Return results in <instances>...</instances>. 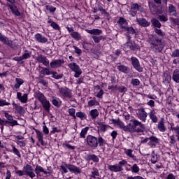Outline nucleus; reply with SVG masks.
Listing matches in <instances>:
<instances>
[{"mask_svg": "<svg viewBox=\"0 0 179 179\" xmlns=\"http://www.w3.org/2000/svg\"><path fill=\"white\" fill-rule=\"evenodd\" d=\"M148 145L150 148H155L156 146H159V145H160V139L157 138V137L155 136H152L150 137Z\"/></svg>", "mask_w": 179, "mask_h": 179, "instance_id": "2eb2a0df", "label": "nucleus"}, {"mask_svg": "<svg viewBox=\"0 0 179 179\" xmlns=\"http://www.w3.org/2000/svg\"><path fill=\"white\" fill-rule=\"evenodd\" d=\"M50 75L52 76V78H53V79H62V78L64 77V74H58V73H57V71H51Z\"/></svg>", "mask_w": 179, "mask_h": 179, "instance_id": "09e8293b", "label": "nucleus"}, {"mask_svg": "<svg viewBox=\"0 0 179 179\" xmlns=\"http://www.w3.org/2000/svg\"><path fill=\"white\" fill-rule=\"evenodd\" d=\"M171 57L173 58H179V49H176L172 52Z\"/></svg>", "mask_w": 179, "mask_h": 179, "instance_id": "bf43d9fd", "label": "nucleus"}, {"mask_svg": "<svg viewBox=\"0 0 179 179\" xmlns=\"http://www.w3.org/2000/svg\"><path fill=\"white\" fill-rule=\"evenodd\" d=\"M36 61L39 64H43L44 66H50V60L47 57L43 56V55H39L36 57Z\"/></svg>", "mask_w": 179, "mask_h": 179, "instance_id": "a211bd4d", "label": "nucleus"}, {"mask_svg": "<svg viewBox=\"0 0 179 179\" xmlns=\"http://www.w3.org/2000/svg\"><path fill=\"white\" fill-rule=\"evenodd\" d=\"M35 132L38 141L41 143V146H45L47 143L44 142V134L43 132L40 131L38 129H35Z\"/></svg>", "mask_w": 179, "mask_h": 179, "instance_id": "412c9836", "label": "nucleus"}, {"mask_svg": "<svg viewBox=\"0 0 179 179\" xmlns=\"http://www.w3.org/2000/svg\"><path fill=\"white\" fill-rule=\"evenodd\" d=\"M48 23L50 24L51 27L54 29L55 30H59L61 28L59 27V25L57 24L55 22H54L52 19H48Z\"/></svg>", "mask_w": 179, "mask_h": 179, "instance_id": "ea45409f", "label": "nucleus"}, {"mask_svg": "<svg viewBox=\"0 0 179 179\" xmlns=\"http://www.w3.org/2000/svg\"><path fill=\"white\" fill-rule=\"evenodd\" d=\"M98 10L101 13L102 15H106V16H108L110 13L106 10V9L103 8V6L101 5L98 4L97 5Z\"/></svg>", "mask_w": 179, "mask_h": 179, "instance_id": "8fccbe9b", "label": "nucleus"}, {"mask_svg": "<svg viewBox=\"0 0 179 179\" xmlns=\"http://www.w3.org/2000/svg\"><path fill=\"white\" fill-rule=\"evenodd\" d=\"M60 169L64 174L68 173V170H69L70 173H73V174H80V173H82V169L80 168L70 164H65V166L62 165L60 166Z\"/></svg>", "mask_w": 179, "mask_h": 179, "instance_id": "20e7f679", "label": "nucleus"}, {"mask_svg": "<svg viewBox=\"0 0 179 179\" xmlns=\"http://www.w3.org/2000/svg\"><path fill=\"white\" fill-rule=\"evenodd\" d=\"M76 116H77L78 118H80L82 121H83V120H87V115L83 112H77Z\"/></svg>", "mask_w": 179, "mask_h": 179, "instance_id": "a18cd8bd", "label": "nucleus"}, {"mask_svg": "<svg viewBox=\"0 0 179 179\" xmlns=\"http://www.w3.org/2000/svg\"><path fill=\"white\" fill-rule=\"evenodd\" d=\"M117 127L124 131V132H128V124L125 126L124 122H121L120 120H117L116 122Z\"/></svg>", "mask_w": 179, "mask_h": 179, "instance_id": "4c0bfd02", "label": "nucleus"}, {"mask_svg": "<svg viewBox=\"0 0 179 179\" xmlns=\"http://www.w3.org/2000/svg\"><path fill=\"white\" fill-rule=\"evenodd\" d=\"M69 68L75 72V78H79L82 75V69L79 67V65L76 64L75 62H71L69 64Z\"/></svg>", "mask_w": 179, "mask_h": 179, "instance_id": "1a4fd4ad", "label": "nucleus"}, {"mask_svg": "<svg viewBox=\"0 0 179 179\" xmlns=\"http://www.w3.org/2000/svg\"><path fill=\"white\" fill-rule=\"evenodd\" d=\"M74 51L76 54H78V55H82V50H80L79 48H78L76 45L73 46Z\"/></svg>", "mask_w": 179, "mask_h": 179, "instance_id": "338daca9", "label": "nucleus"}, {"mask_svg": "<svg viewBox=\"0 0 179 179\" xmlns=\"http://www.w3.org/2000/svg\"><path fill=\"white\" fill-rule=\"evenodd\" d=\"M148 43L150 44L151 50L156 54L162 52L164 48V45L162 39L159 38L156 35H150L148 36Z\"/></svg>", "mask_w": 179, "mask_h": 179, "instance_id": "f03ea898", "label": "nucleus"}, {"mask_svg": "<svg viewBox=\"0 0 179 179\" xmlns=\"http://www.w3.org/2000/svg\"><path fill=\"white\" fill-rule=\"evenodd\" d=\"M131 61L132 66L134 68V69H136V71H137V72H143V68L141 66V63H139V60L138 59V58L135 57H131Z\"/></svg>", "mask_w": 179, "mask_h": 179, "instance_id": "9b49d317", "label": "nucleus"}, {"mask_svg": "<svg viewBox=\"0 0 179 179\" xmlns=\"http://www.w3.org/2000/svg\"><path fill=\"white\" fill-rule=\"evenodd\" d=\"M70 36L72 37V38H74L76 41H79L82 38V36H80V34L78 31L71 32L70 34Z\"/></svg>", "mask_w": 179, "mask_h": 179, "instance_id": "37998d69", "label": "nucleus"}, {"mask_svg": "<svg viewBox=\"0 0 179 179\" xmlns=\"http://www.w3.org/2000/svg\"><path fill=\"white\" fill-rule=\"evenodd\" d=\"M41 103L45 111H46V113H50V108H51V103H50V101L45 99L44 101H42V102Z\"/></svg>", "mask_w": 179, "mask_h": 179, "instance_id": "c756f323", "label": "nucleus"}, {"mask_svg": "<svg viewBox=\"0 0 179 179\" xmlns=\"http://www.w3.org/2000/svg\"><path fill=\"white\" fill-rule=\"evenodd\" d=\"M130 170L133 173H139V166L136 164H133V166L130 168Z\"/></svg>", "mask_w": 179, "mask_h": 179, "instance_id": "5fc2aeb1", "label": "nucleus"}, {"mask_svg": "<svg viewBox=\"0 0 179 179\" xmlns=\"http://www.w3.org/2000/svg\"><path fill=\"white\" fill-rule=\"evenodd\" d=\"M154 31L161 38H163L166 36V33L162 31V29H159L157 28L154 29Z\"/></svg>", "mask_w": 179, "mask_h": 179, "instance_id": "de8ad7c7", "label": "nucleus"}, {"mask_svg": "<svg viewBox=\"0 0 179 179\" xmlns=\"http://www.w3.org/2000/svg\"><path fill=\"white\" fill-rule=\"evenodd\" d=\"M13 153H14V155L17 156V157H19V159H20L22 157V155H20V152L15 146H13Z\"/></svg>", "mask_w": 179, "mask_h": 179, "instance_id": "4d7b16f0", "label": "nucleus"}, {"mask_svg": "<svg viewBox=\"0 0 179 179\" xmlns=\"http://www.w3.org/2000/svg\"><path fill=\"white\" fill-rule=\"evenodd\" d=\"M117 65V69L119 72H122V73L125 74H128L131 72V69L129 66L122 64L121 63H118Z\"/></svg>", "mask_w": 179, "mask_h": 179, "instance_id": "aec40b11", "label": "nucleus"}, {"mask_svg": "<svg viewBox=\"0 0 179 179\" xmlns=\"http://www.w3.org/2000/svg\"><path fill=\"white\" fill-rule=\"evenodd\" d=\"M36 97V99H38V100L41 103L43 101H45V99H47L45 98V96H44V94L41 93V92L40 91H36L35 93Z\"/></svg>", "mask_w": 179, "mask_h": 179, "instance_id": "c9c22d12", "label": "nucleus"}, {"mask_svg": "<svg viewBox=\"0 0 179 179\" xmlns=\"http://www.w3.org/2000/svg\"><path fill=\"white\" fill-rule=\"evenodd\" d=\"M87 160H92V162H94V163H99L100 159H99V157H97V155L94 154H90L87 155Z\"/></svg>", "mask_w": 179, "mask_h": 179, "instance_id": "2f4dec72", "label": "nucleus"}, {"mask_svg": "<svg viewBox=\"0 0 179 179\" xmlns=\"http://www.w3.org/2000/svg\"><path fill=\"white\" fill-rule=\"evenodd\" d=\"M44 75H51V71L48 68H42V70L39 73V78H44Z\"/></svg>", "mask_w": 179, "mask_h": 179, "instance_id": "473e14b6", "label": "nucleus"}, {"mask_svg": "<svg viewBox=\"0 0 179 179\" xmlns=\"http://www.w3.org/2000/svg\"><path fill=\"white\" fill-rule=\"evenodd\" d=\"M117 24H120V29H122V26H128V21L124 17H120L117 20Z\"/></svg>", "mask_w": 179, "mask_h": 179, "instance_id": "58836bf2", "label": "nucleus"}, {"mask_svg": "<svg viewBox=\"0 0 179 179\" xmlns=\"http://www.w3.org/2000/svg\"><path fill=\"white\" fill-rule=\"evenodd\" d=\"M59 93L62 99H71L72 97V90L66 87L59 88Z\"/></svg>", "mask_w": 179, "mask_h": 179, "instance_id": "6e6552de", "label": "nucleus"}, {"mask_svg": "<svg viewBox=\"0 0 179 179\" xmlns=\"http://www.w3.org/2000/svg\"><path fill=\"white\" fill-rule=\"evenodd\" d=\"M131 85H132V86H139L141 81L138 78H133L131 80Z\"/></svg>", "mask_w": 179, "mask_h": 179, "instance_id": "864d4df0", "label": "nucleus"}, {"mask_svg": "<svg viewBox=\"0 0 179 179\" xmlns=\"http://www.w3.org/2000/svg\"><path fill=\"white\" fill-rule=\"evenodd\" d=\"M16 83L14 85L15 89H20V86L24 83V80L22 78H15Z\"/></svg>", "mask_w": 179, "mask_h": 179, "instance_id": "79ce46f5", "label": "nucleus"}, {"mask_svg": "<svg viewBox=\"0 0 179 179\" xmlns=\"http://www.w3.org/2000/svg\"><path fill=\"white\" fill-rule=\"evenodd\" d=\"M92 178H96V177H99L100 176V173H99V170L94 169V171H92Z\"/></svg>", "mask_w": 179, "mask_h": 179, "instance_id": "69168bd1", "label": "nucleus"}, {"mask_svg": "<svg viewBox=\"0 0 179 179\" xmlns=\"http://www.w3.org/2000/svg\"><path fill=\"white\" fill-rule=\"evenodd\" d=\"M58 100H59L58 99H57L54 97L52 98V103L53 106H55V107H59V106H61L59 104V101H58Z\"/></svg>", "mask_w": 179, "mask_h": 179, "instance_id": "0e129e2a", "label": "nucleus"}, {"mask_svg": "<svg viewBox=\"0 0 179 179\" xmlns=\"http://www.w3.org/2000/svg\"><path fill=\"white\" fill-rule=\"evenodd\" d=\"M29 94H24L22 96V93L21 92H17V99L21 102L23 103L24 104L27 103V97H28Z\"/></svg>", "mask_w": 179, "mask_h": 179, "instance_id": "a878e982", "label": "nucleus"}, {"mask_svg": "<svg viewBox=\"0 0 179 179\" xmlns=\"http://www.w3.org/2000/svg\"><path fill=\"white\" fill-rule=\"evenodd\" d=\"M148 6L150 11L152 15H158L159 13V8H157V6L152 1H148Z\"/></svg>", "mask_w": 179, "mask_h": 179, "instance_id": "6ab92c4d", "label": "nucleus"}, {"mask_svg": "<svg viewBox=\"0 0 179 179\" xmlns=\"http://www.w3.org/2000/svg\"><path fill=\"white\" fill-rule=\"evenodd\" d=\"M82 44L84 50H86L87 51H89V50H90V46L92 45L91 43L84 41Z\"/></svg>", "mask_w": 179, "mask_h": 179, "instance_id": "6e6d98bb", "label": "nucleus"}, {"mask_svg": "<svg viewBox=\"0 0 179 179\" xmlns=\"http://www.w3.org/2000/svg\"><path fill=\"white\" fill-rule=\"evenodd\" d=\"M156 114V111L153 109L151 110L148 113L150 119L154 122V124H156V122L159 121V118L157 117V115Z\"/></svg>", "mask_w": 179, "mask_h": 179, "instance_id": "cd10ccee", "label": "nucleus"}, {"mask_svg": "<svg viewBox=\"0 0 179 179\" xmlns=\"http://www.w3.org/2000/svg\"><path fill=\"white\" fill-rule=\"evenodd\" d=\"M168 13L169 14V16H174L175 17H177L178 16V13L177 12V7H176L173 4H169L168 8Z\"/></svg>", "mask_w": 179, "mask_h": 179, "instance_id": "4be33fe9", "label": "nucleus"}, {"mask_svg": "<svg viewBox=\"0 0 179 179\" xmlns=\"http://www.w3.org/2000/svg\"><path fill=\"white\" fill-rule=\"evenodd\" d=\"M138 118L143 122H146V119L148 118V113L145 110V108L141 107L138 109L137 113Z\"/></svg>", "mask_w": 179, "mask_h": 179, "instance_id": "f8f14e48", "label": "nucleus"}, {"mask_svg": "<svg viewBox=\"0 0 179 179\" xmlns=\"http://www.w3.org/2000/svg\"><path fill=\"white\" fill-rule=\"evenodd\" d=\"M171 22L173 23V24H177V26H179V18H174L173 17H169Z\"/></svg>", "mask_w": 179, "mask_h": 179, "instance_id": "e2e57ef3", "label": "nucleus"}, {"mask_svg": "<svg viewBox=\"0 0 179 179\" xmlns=\"http://www.w3.org/2000/svg\"><path fill=\"white\" fill-rule=\"evenodd\" d=\"M123 50L126 52H128V51H138V50H141V47L135 43V42L132 43V41H127L123 45Z\"/></svg>", "mask_w": 179, "mask_h": 179, "instance_id": "423d86ee", "label": "nucleus"}, {"mask_svg": "<svg viewBox=\"0 0 179 179\" xmlns=\"http://www.w3.org/2000/svg\"><path fill=\"white\" fill-rule=\"evenodd\" d=\"M146 130V125L136 119L130 120L127 124V132L130 134H143Z\"/></svg>", "mask_w": 179, "mask_h": 179, "instance_id": "f257e3e1", "label": "nucleus"}, {"mask_svg": "<svg viewBox=\"0 0 179 179\" xmlns=\"http://www.w3.org/2000/svg\"><path fill=\"white\" fill-rule=\"evenodd\" d=\"M142 9V6L138 4V3H133L131 6V16H135L139 10Z\"/></svg>", "mask_w": 179, "mask_h": 179, "instance_id": "5701e85b", "label": "nucleus"}, {"mask_svg": "<svg viewBox=\"0 0 179 179\" xmlns=\"http://www.w3.org/2000/svg\"><path fill=\"white\" fill-rule=\"evenodd\" d=\"M10 103L7 102L6 100L0 99V107H3L4 106H10Z\"/></svg>", "mask_w": 179, "mask_h": 179, "instance_id": "680f3d73", "label": "nucleus"}, {"mask_svg": "<svg viewBox=\"0 0 179 179\" xmlns=\"http://www.w3.org/2000/svg\"><path fill=\"white\" fill-rule=\"evenodd\" d=\"M76 111V110H75V108H73L69 109V115L73 117V120H76V115H75Z\"/></svg>", "mask_w": 179, "mask_h": 179, "instance_id": "13d9d810", "label": "nucleus"}, {"mask_svg": "<svg viewBox=\"0 0 179 179\" xmlns=\"http://www.w3.org/2000/svg\"><path fill=\"white\" fill-rule=\"evenodd\" d=\"M64 64H65V61H64V59H61L51 62L50 65L52 69H57V68H61Z\"/></svg>", "mask_w": 179, "mask_h": 179, "instance_id": "f3484780", "label": "nucleus"}, {"mask_svg": "<svg viewBox=\"0 0 179 179\" xmlns=\"http://www.w3.org/2000/svg\"><path fill=\"white\" fill-rule=\"evenodd\" d=\"M128 164V162L125 159H122V161L119 162L117 164L115 165H108V169L110 171L113 173H120L124 170V166H127Z\"/></svg>", "mask_w": 179, "mask_h": 179, "instance_id": "39448f33", "label": "nucleus"}, {"mask_svg": "<svg viewBox=\"0 0 179 179\" xmlns=\"http://www.w3.org/2000/svg\"><path fill=\"white\" fill-rule=\"evenodd\" d=\"M157 129L160 132H166L167 128L164 124V118L162 117L158 122Z\"/></svg>", "mask_w": 179, "mask_h": 179, "instance_id": "bb28decb", "label": "nucleus"}, {"mask_svg": "<svg viewBox=\"0 0 179 179\" xmlns=\"http://www.w3.org/2000/svg\"><path fill=\"white\" fill-rule=\"evenodd\" d=\"M47 170L48 171L44 170V168H43L41 166L36 165L35 168V173L36 176H41L40 175V173H43L45 176H47V174L51 176V174H52V169L51 168V166H47Z\"/></svg>", "mask_w": 179, "mask_h": 179, "instance_id": "0eeeda50", "label": "nucleus"}, {"mask_svg": "<svg viewBox=\"0 0 179 179\" xmlns=\"http://www.w3.org/2000/svg\"><path fill=\"white\" fill-rule=\"evenodd\" d=\"M8 7L10 8L12 13L13 15H15V16H20L22 14L20 13V11L17 9V6L15 5V3L9 4Z\"/></svg>", "mask_w": 179, "mask_h": 179, "instance_id": "c85d7f7f", "label": "nucleus"}, {"mask_svg": "<svg viewBox=\"0 0 179 179\" xmlns=\"http://www.w3.org/2000/svg\"><path fill=\"white\" fill-rule=\"evenodd\" d=\"M4 117L6 118L7 122L9 124L10 127H15V125H19V123H17V120H15L12 115H10L7 112H5Z\"/></svg>", "mask_w": 179, "mask_h": 179, "instance_id": "dca6fc26", "label": "nucleus"}, {"mask_svg": "<svg viewBox=\"0 0 179 179\" xmlns=\"http://www.w3.org/2000/svg\"><path fill=\"white\" fill-rule=\"evenodd\" d=\"M31 57V53L29 52L28 50H24V53L21 56L23 59H28V58H30Z\"/></svg>", "mask_w": 179, "mask_h": 179, "instance_id": "603ef678", "label": "nucleus"}, {"mask_svg": "<svg viewBox=\"0 0 179 179\" xmlns=\"http://www.w3.org/2000/svg\"><path fill=\"white\" fill-rule=\"evenodd\" d=\"M172 80L173 82H176V83H179V70L178 69H176L173 71Z\"/></svg>", "mask_w": 179, "mask_h": 179, "instance_id": "72a5a7b5", "label": "nucleus"}, {"mask_svg": "<svg viewBox=\"0 0 179 179\" xmlns=\"http://www.w3.org/2000/svg\"><path fill=\"white\" fill-rule=\"evenodd\" d=\"M151 162L153 164H156V163H157V155L153 152L152 153Z\"/></svg>", "mask_w": 179, "mask_h": 179, "instance_id": "052dcab7", "label": "nucleus"}, {"mask_svg": "<svg viewBox=\"0 0 179 179\" xmlns=\"http://www.w3.org/2000/svg\"><path fill=\"white\" fill-rule=\"evenodd\" d=\"M89 107H93V106H100V102L96 100V98L91 99L88 101Z\"/></svg>", "mask_w": 179, "mask_h": 179, "instance_id": "49530a36", "label": "nucleus"}, {"mask_svg": "<svg viewBox=\"0 0 179 179\" xmlns=\"http://www.w3.org/2000/svg\"><path fill=\"white\" fill-rule=\"evenodd\" d=\"M97 124L99 125V128L101 132H106L107 131V128H108V125H106L103 122H97Z\"/></svg>", "mask_w": 179, "mask_h": 179, "instance_id": "e433bc0d", "label": "nucleus"}, {"mask_svg": "<svg viewBox=\"0 0 179 179\" xmlns=\"http://www.w3.org/2000/svg\"><path fill=\"white\" fill-rule=\"evenodd\" d=\"M34 38L36 43H39V44H47V43H48V38L40 33L36 34L34 35Z\"/></svg>", "mask_w": 179, "mask_h": 179, "instance_id": "ddd939ff", "label": "nucleus"}, {"mask_svg": "<svg viewBox=\"0 0 179 179\" xmlns=\"http://www.w3.org/2000/svg\"><path fill=\"white\" fill-rule=\"evenodd\" d=\"M86 142L87 145L90 146V148H92V149H96L97 146H103V145H106V141L103 139V137L99 136L97 138V137H95L94 136L88 135L86 138Z\"/></svg>", "mask_w": 179, "mask_h": 179, "instance_id": "7ed1b4c3", "label": "nucleus"}, {"mask_svg": "<svg viewBox=\"0 0 179 179\" xmlns=\"http://www.w3.org/2000/svg\"><path fill=\"white\" fill-rule=\"evenodd\" d=\"M0 41L1 43H3V44H5L6 45H8V47H13V41L10 40L9 38L6 37L5 35L2 34V32L0 31Z\"/></svg>", "mask_w": 179, "mask_h": 179, "instance_id": "4468645a", "label": "nucleus"}, {"mask_svg": "<svg viewBox=\"0 0 179 179\" xmlns=\"http://www.w3.org/2000/svg\"><path fill=\"white\" fill-rule=\"evenodd\" d=\"M151 24L152 26L156 29H160V27H162V23H160V21L156 18H152L151 20Z\"/></svg>", "mask_w": 179, "mask_h": 179, "instance_id": "f704fd0d", "label": "nucleus"}, {"mask_svg": "<svg viewBox=\"0 0 179 179\" xmlns=\"http://www.w3.org/2000/svg\"><path fill=\"white\" fill-rule=\"evenodd\" d=\"M118 90L119 92H120V93H125L126 92L128 91V89L124 86H120V87H118Z\"/></svg>", "mask_w": 179, "mask_h": 179, "instance_id": "774afa93", "label": "nucleus"}, {"mask_svg": "<svg viewBox=\"0 0 179 179\" xmlns=\"http://www.w3.org/2000/svg\"><path fill=\"white\" fill-rule=\"evenodd\" d=\"M122 30L124 31H127L129 34H134L135 36H138V31L134 29L132 27H128V25L122 26Z\"/></svg>", "mask_w": 179, "mask_h": 179, "instance_id": "b1692460", "label": "nucleus"}, {"mask_svg": "<svg viewBox=\"0 0 179 179\" xmlns=\"http://www.w3.org/2000/svg\"><path fill=\"white\" fill-rule=\"evenodd\" d=\"M136 22L142 27H149L150 26V22H148L145 18H136Z\"/></svg>", "mask_w": 179, "mask_h": 179, "instance_id": "393cba45", "label": "nucleus"}, {"mask_svg": "<svg viewBox=\"0 0 179 179\" xmlns=\"http://www.w3.org/2000/svg\"><path fill=\"white\" fill-rule=\"evenodd\" d=\"M158 19L162 22V23H166V22H169V17L167 16V14L158 15Z\"/></svg>", "mask_w": 179, "mask_h": 179, "instance_id": "c03bdc74", "label": "nucleus"}, {"mask_svg": "<svg viewBox=\"0 0 179 179\" xmlns=\"http://www.w3.org/2000/svg\"><path fill=\"white\" fill-rule=\"evenodd\" d=\"M87 131H89V127H86L83 128L81 130V132L80 134V138H85L86 136V134H87Z\"/></svg>", "mask_w": 179, "mask_h": 179, "instance_id": "3c124183", "label": "nucleus"}, {"mask_svg": "<svg viewBox=\"0 0 179 179\" xmlns=\"http://www.w3.org/2000/svg\"><path fill=\"white\" fill-rule=\"evenodd\" d=\"M24 173L25 176H28L30 178L33 179L36 177V173H34V169L31 165L27 164L26 166H23Z\"/></svg>", "mask_w": 179, "mask_h": 179, "instance_id": "9d476101", "label": "nucleus"}, {"mask_svg": "<svg viewBox=\"0 0 179 179\" xmlns=\"http://www.w3.org/2000/svg\"><path fill=\"white\" fill-rule=\"evenodd\" d=\"M85 31L89 33V34H94V36H100V34H103V31L99 29H86Z\"/></svg>", "mask_w": 179, "mask_h": 179, "instance_id": "7c9ffc66", "label": "nucleus"}, {"mask_svg": "<svg viewBox=\"0 0 179 179\" xmlns=\"http://www.w3.org/2000/svg\"><path fill=\"white\" fill-rule=\"evenodd\" d=\"M90 115L92 120H96L97 117H99V110L92 109L90 111Z\"/></svg>", "mask_w": 179, "mask_h": 179, "instance_id": "a19ab883", "label": "nucleus"}]
</instances>
